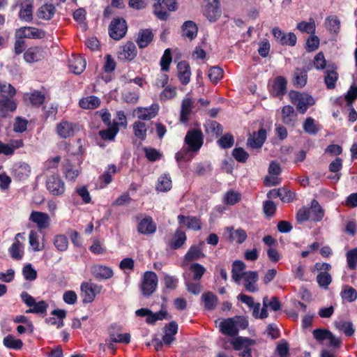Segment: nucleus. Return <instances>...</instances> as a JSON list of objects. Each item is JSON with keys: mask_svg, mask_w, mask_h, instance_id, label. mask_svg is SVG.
<instances>
[{"mask_svg": "<svg viewBox=\"0 0 357 357\" xmlns=\"http://www.w3.org/2000/svg\"><path fill=\"white\" fill-rule=\"evenodd\" d=\"M185 142L188 149H183L176 153L175 158L178 162L191 160L193 155H190V152L198 151L203 144V135L201 130L192 129L188 132Z\"/></svg>", "mask_w": 357, "mask_h": 357, "instance_id": "obj_1", "label": "nucleus"}, {"mask_svg": "<svg viewBox=\"0 0 357 357\" xmlns=\"http://www.w3.org/2000/svg\"><path fill=\"white\" fill-rule=\"evenodd\" d=\"M248 326V321L247 319L241 316L224 319L219 324L220 331L223 334L231 337L236 335L239 330L245 329Z\"/></svg>", "mask_w": 357, "mask_h": 357, "instance_id": "obj_2", "label": "nucleus"}, {"mask_svg": "<svg viewBox=\"0 0 357 357\" xmlns=\"http://www.w3.org/2000/svg\"><path fill=\"white\" fill-rule=\"evenodd\" d=\"M289 96L291 103L301 114H305L310 107L315 104L314 98L307 93L291 91Z\"/></svg>", "mask_w": 357, "mask_h": 357, "instance_id": "obj_3", "label": "nucleus"}, {"mask_svg": "<svg viewBox=\"0 0 357 357\" xmlns=\"http://www.w3.org/2000/svg\"><path fill=\"white\" fill-rule=\"evenodd\" d=\"M46 188L52 195L61 197L66 192V184L59 174H54L47 177Z\"/></svg>", "mask_w": 357, "mask_h": 357, "instance_id": "obj_4", "label": "nucleus"}, {"mask_svg": "<svg viewBox=\"0 0 357 357\" xmlns=\"http://www.w3.org/2000/svg\"><path fill=\"white\" fill-rule=\"evenodd\" d=\"M157 285V275L153 271L145 272L140 284L142 294L145 296H149L155 291Z\"/></svg>", "mask_w": 357, "mask_h": 357, "instance_id": "obj_5", "label": "nucleus"}, {"mask_svg": "<svg viewBox=\"0 0 357 357\" xmlns=\"http://www.w3.org/2000/svg\"><path fill=\"white\" fill-rule=\"evenodd\" d=\"M101 286L90 282H84L81 284V296L84 303H91L96 295L101 291Z\"/></svg>", "mask_w": 357, "mask_h": 357, "instance_id": "obj_6", "label": "nucleus"}, {"mask_svg": "<svg viewBox=\"0 0 357 357\" xmlns=\"http://www.w3.org/2000/svg\"><path fill=\"white\" fill-rule=\"evenodd\" d=\"M22 301L31 308L27 310V312L31 313H44L47 308V304L44 301H40L38 303L36 302L33 297L29 295L27 292L23 291L21 295Z\"/></svg>", "mask_w": 357, "mask_h": 357, "instance_id": "obj_7", "label": "nucleus"}, {"mask_svg": "<svg viewBox=\"0 0 357 357\" xmlns=\"http://www.w3.org/2000/svg\"><path fill=\"white\" fill-rule=\"evenodd\" d=\"M56 132L61 139H67L73 137L77 131V126L76 123L62 120L56 125Z\"/></svg>", "mask_w": 357, "mask_h": 357, "instance_id": "obj_8", "label": "nucleus"}, {"mask_svg": "<svg viewBox=\"0 0 357 357\" xmlns=\"http://www.w3.org/2000/svg\"><path fill=\"white\" fill-rule=\"evenodd\" d=\"M135 314L138 317H146V321L149 324H154L158 321L167 319V312L165 310H161L153 313L148 308H141L135 311Z\"/></svg>", "mask_w": 357, "mask_h": 357, "instance_id": "obj_9", "label": "nucleus"}, {"mask_svg": "<svg viewBox=\"0 0 357 357\" xmlns=\"http://www.w3.org/2000/svg\"><path fill=\"white\" fill-rule=\"evenodd\" d=\"M30 165L23 161L15 162L11 168V174L15 179L24 181L28 178L31 174Z\"/></svg>", "mask_w": 357, "mask_h": 357, "instance_id": "obj_10", "label": "nucleus"}, {"mask_svg": "<svg viewBox=\"0 0 357 357\" xmlns=\"http://www.w3.org/2000/svg\"><path fill=\"white\" fill-rule=\"evenodd\" d=\"M127 31L126 21L122 18L114 19L109 28V36L115 40L122 38Z\"/></svg>", "mask_w": 357, "mask_h": 357, "instance_id": "obj_11", "label": "nucleus"}, {"mask_svg": "<svg viewBox=\"0 0 357 357\" xmlns=\"http://www.w3.org/2000/svg\"><path fill=\"white\" fill-rule=\"evenodd\" d=\"M272 34L276 41L282 45L294 46L297 41V38L294 33H285L278 26L272 29Z\"/></svg>", "mask_w": 357, "mask_h": 357, "instance_id": "obj_12", "label": "nucleus"}, {"mask_svg": "<svg viewBox=\"0 0 357 357\" xmlns=\"http://www.w3.org/2000/svg\"><path fill=\"white\" fill-rule=\"evenodd\" d=\"M204 243L200 242L197 245H191L184 256L182 266H185L188 262L199 260L205 257L203 252Z\"/></svg>", "mask_w": 357, "mask_h": 357, "instance_id": "obj_13", "label": "nucleus"}, {"mask_svg": "<svg viewBox=\"0 0 357 357\" xmlns=\"http://www.w3.org/2000/svg\"><path fill=\"white\" fill-rule=\"evenodd\" d=\"M29 220L40 230L48 229L50 226V217L44 212L33 211L30 214Z\"/></svg>", "mask_w": 357, "mask_h": 357, "instance_id": "obj_14", "label": "nucleus"}, {"mask_svg": "<svg viewBox=\"0 0 357 357\" xmlns=\"http://www.w3.org/2000/svg\"><path fill=\"white\" fill-rule=\"evenodd\" d=\"M16 36L20 38H27L41 39L45 38V32L40 29L32 26H24L16 31Z\"/></svg>", "mask_w": 357, "mask_h": 357, "instance_id": "obj_15", "label": "nucleus"}, {"mask_svg": "<svg viewBox=\"0 0 357 357\" xmlns=\"http://www.w3.org/2000/svg\"><path fill=\"white\" fill-rule=\"evenodd\" d=\"M204 15L210 22L217 21L222 15L220 1L213 0L207 3L204 10Z\"/></svg>", "mask_w": 357, "mask_h": 357, "instance_id": "obj_16", "label": "nucleus"}, {"mask_svg": "<svg viewBox=\"0 0 357 357\" xmlns=\"http://www.w3.org/2000/svg\"><path fill=\"white\" fill-rule=\"evenodd\" d=\"M159 109V105L153 103L149 107H137L133 114L139 119L150 120L158 114Z\"/></svg>", "mask_w": 357, "mask_h": 357, "instance_id": "obj_17", "label": "nucleus"}, {"mask_svg": "<svg viewBox=\"0 0 357 357\" xmlns=\"http://www.w3.org/2000/svg\"><path fill=\"white\" fill-rule=\"evenodd\" d=\"M259 275L257 271H249L244 273L242 277L243 284L246 291L249 292H256L258 291L257 281Z\"/></svg>", "mask_w": 357, "mask_h": 357, "instance_id": "obj_18", "label": "nucleus"}, {"mask_svg": "<svg viewBox=\"0 0 357 357\" xmlns=\"http://www.w3.org/2000/svg\"><path fill=\"white\" fill-rule=\"evenodd\" d=\"M281 168L278 163L271 162L268 167V176H267L264 182L266 185L273 186L280 183L278 176L280 174Z\"/></svg>", "mask_w": 357, "mask_h": 357, "instance_id": "obj_19", "label": "nucleus"}, {"mask_svg": "<svg viewBox=\"0 0 357 357\" xmlns=\"http://www.w3.org/2000/svg\"><path fill=\"white\" fill-rule=\"evenodd\" d=\"M137 54L135 45L132 42H128L120 47L118 52V58L123 61H132L135 58Z\"/></svg>", "mask_w": 357, "mask_h": 357, "instance_id": "obj_20", "label": "nucleus"}, {"mask_svg": "<svg viewBox=\"0 0 357 357\" xmlns=\"http://www.w3.org/2000/svg\"><path fill=\"white\" fill-rule=\"evenodd\" d=\"M20 238H24L23 234L18 233L15 237V241L8 249L9 254L14 260H20L24 255L23 244Z\"/></svg>", "mask_w": 357, "mask_h": 357, "instance_id": "obj_21", "label": "nucleus"}, {"mask_svg": "<svg viewBox=\"0 0 357 357\" xmlns=\"http://www.w3.org/2000/svg\"><path fill=\"white\" fill-rule=\"evenodd\" d=\"M45 56L44 50L39 47L28 48L24 53V59L27 63H34L42 60Z\"/></svg>", "mask_w": 357, "mask_h": 357, "instance_id": "obj_22", "label": "nucleus"}, {"mask_svg": "<svg viewBox=\"0 0 357 357\" xmlns=\"http://www.w3.org/2000/svg\"><path fill=\"white\" fill-rule=\"evenodd\" d=\"M137 231L142 234H152L156 231V225L151 217L146 216L139 220L137 225Z\"/></svg>", "mask_w": 357, "mask_h": 357, "instance_id": "obj_23", "label": "nucleus"}, {"mask_svg": "<svg viewBox=\"0 0 357 357\" xmlns=\"http://www.w3.org/2000/svg\"><path fill=\"white\" fill-rule=\"evenodd\" d=\"M33 0H24L20 4L19 12L20 18L25 22H30L33 19Z\"/></svg>", "mask_w": 357, "mask_h": 357, "instance_id": "obj_24", "label": "nucleus"}, {"mask_svg": "<svg viewBox=\"0 0 357 357\" xmlns=\"http://www.w3.org/2000/svg\"><path fill=\"white\" fill-rule=\"evenodd\" d=\"M178 77L182 84L186 85L190 82L191 71L188 62L183 61L178 63Z\"/></svg>", "mask_w": 357, "mask_h": 357, "instance_id": "obj_25", "label": "nucleus"}, {"mask_svg": "<svg viewBox=\"0 0 357 357\" xmlns=\"http://www.w3.org/2000/svg\"><path fill=\"white\" fill-rule=\"evenodd\" d=\"M178 332V324L175 321L170 322L164 328L162 342L165 344L169 346L175 340V335Z\"/></svg>", "mask_w": 357, "mask_h": 357, "instance_id": "obj_26", "label": "nucleus"}, {"mask_svg": "<svg viewBox=\"0 0 357 357\" xmlns=\"http://www.w3.org/2000/svg\"><path fill=\"white\" fill-rule=\"evenodd\" d=\"M86 65L85 59L80 56H73L68 63L70 71L76 75L81 74L84 70Z\"/></svg>", "mask_w": 357, "mask_h": 357, "instance_id": "obj_27", "label": "nucleus"}, {"mask_svg": "<svg viewBox=\"0 0 357 357\" xmlns=\"http://www.w3.org/2000/svg\"><path fill=\"white\" fill-rule=\"evenodd\" d=\"M93 275L100 280H107L113 276V271L111 268L102 265H94L91 268Z\"/></svg>", "mask_w": 357, "mask_h": 357, "instance_id": "obj_28", "label": "nucleus"}, {"mask_svg": "<svg viewBox=\"0 0 357 357\" xmlns=\"http://www.w3.org/2000/svg\"><path fill=\"white\" fill-rule=\"evenodd\" d=\"M246 268L245 264L241 260H236L233 262L232 264V270H231V278L233 280L237 283L240 284L242 280V277L244 275V273Z\"/></svg>", "mask_w": 357, "mask_h": 357, "instance_id": "obj_29", "label": "nucleus"}, {"mask_svg": "<svg viewBox=\"0 0 357 357\" xmlns=\"http://www.w3.org/2000/svg\"><path fill=\"white\" fill-rule=\"evenodd\" d=\"M226 233L231 241H234L238 244L243 243L247 238V233L242 229H234L233 227H227Z\"/></svg>", "mask_w": 357, "mask_h": 357, "instance_id": "obj_30", "label": "nucleus"}, {"mask_svg": "<svg viewBox=\"0 0 357 357\" xmlns=\"http://www.w3.org/2000/svg\"><path fill=\"white\" fill-rule=\"evenodd\" d=\"M266 138V132L264 129H260L255 132L248 140V144L253 149L261 147Z\"/></svg>", "mask_w": 357, "mask_h": 357, "instance_id": "obj_31", "label": "nucleus"}, {"mask_svg": "<svg viewBox=\"0 0 357 357\" xmlns=\"http://www.w3.org/2000/svg\"><path fill=\"white\" fill-rule=\"evenodd\" d=\"M178 220L179 224H183L190 229L198 231L201 229L200 220L193 216H185L183 215H179L178 216Z\"/></svg>", "mask_w": 357, "mask_h": 357, "instance_id": "obj_32", "label": "nucleus"}, {"mask_svg": "<svg viewBox=\"0 0 357 357\" xmlns=\"http://www.w3.org/2000/svg\"><path fill=\"white\" fill-rule=\"evenodd\" d=\"M17 108L16 102L8 97L0 98V116L6 117L8 112H13Z\"/></svg>", "mask_w": 357, "mask_h": 357, "instance_id": "obj_33", "label": "nucleus"}, {"mask_svg": "<svg viewBox=\"0 0 357 357\" xmlns=\"http://www.w3.org/2000/svg\"><path fill=\"white\" fill-rule=\"evenodd\" d=\"M55 10L56 8L53 4H45L38 9L36 15L39 19L50 20L54 15Z\"/></svg>", "mask_w": 357, "mask_h": 357, "instance_id": "obj_34", "label": "nucleus"}, {"mask_svg": "<svg viewBox=\"0 0 357 357\" xmlns=\"http://www.w3.org/2000/svg\"><path fill=\"white\" fill-rule=\"evenodd\" d=\"M100 105V100L94 96L82 98L79 101V105L84 109H94Z\"/></svg>", "mask_w": 357, "mask_h": 357, "instance_id": "obj_35", "label": "nucleus"}, {"mask_svg": "<svg viewBox=\"0 0 357 357\" xmlns=\"http://www.w3.org/2000/svg\"><path fill=\"white\" fill-rule=\"evenodd\" d=\"M153 34L149 29L141 30L137 38V44L139 48H144L152 41Z\"/></svg>", "mask_w": 357, "mask_h": 357, "instance_id": "obj_36", "label": "nucleus"}, {"mask_svg": "<svg viewBox=\"0 0 357 357\" xmlns=\"http://www.w3.org/2000/svg\"><path fill=\"white\" fill-rule=\"evenodd\" d=\"M308 208L310 215L312 216V220L318 222L322 220L324 215V211L317 201L314 199L312 200L311 206Z\"/></svg>", "mask_w": 357, "mask_h": 357, "instance_id": "obj_37", "label": "nucleus"}, {"mask_svg": "<svg viewBox=\"0 0 357 357\" xmlns=\"http://www.w3.org/2000/svg\"><path fill=\"white\" fill-rule=\"evenodd\" d=\"M282 120L287 125H294L296 120L294 109L290 105L284 106L282 109Z\"/></svg>", "mask_w": 357, "mask_h": 357, "instance_id": "obj_38", "label": "nucleus"}, {"mask_svg": "<svg viewBox=\"0 0 357 357\" xmlns=\"http://www.w3.org/2000/svg\"><path fill=\"white\" fill-rule=\"evenodd\" d=\"M79 174L80 170L69 163L63 166V174L68 182H75Z\"/></svg>", "mask_w": 357, "mask_h": 357, "instance_id": "obj_39", "label": "nucleus"}, {"mask_svg": "<svg viewBox=\"0 0 357 357\" xmlns=\"http://www.w3.org/2000/svg\"><path fill=\"white\" fill-rule=\"evenodd\" d=\"M183 36L190 40L194 39L197 34V26L192 21H186L182 26Z\"/></svg>", "mask_w": 357, "mask_h": 357, "instance_id": "obj_40", "label": "nucleus"}, {"mask_svg": "<svg viewBox=\"0 0 357 357\" xmlns=\"http://www.w3.org/2000/svg\"><path fill=\"white\" fill-rule=\"evenodd\" d=\"M192 107L193 102L190 98H186L183 100L181 110V122L186 123L188 121Z\"/></svg>", "mask_w": 357, "mask_h": 357, "instance_id": "obj_41", "label": "nucleus"}, {"mask_svg": "<svg viewBox=\"0 0 357 357\" xmlns=\"http://www.w3.org/2000/svg\"><path fill=\"white\" fill-rule=\"evenodd\" d=\"M254 340L243 337H237L232 340L231 344L236 350H245L250 348L253 344Z\"/></svg>", "mask_w": 357, "mask_h": 357, "instance_id": "obj_42", "label": "nucleus"}, {"mask_svg": "<svg viewBox=\"0 0 357 357\" xmlns=\"http://www.w3.org/2000/svg\"><path fill=\"white\" fill-rule=\"evenodd\" d=\"M172 187V179L168 174L161 175L158 180L156 190L160 192L169 191Z\"/></svg>", "mask_w": 357, "mask_h": 357, "instance_id": "obj_43", "label": "nucleus"}, {"mask_svg": "<svg viewBox=\"0 0 357 357\" xmlns=\"http://www.w3.org/2000/svg\"><path fill=\"white\" fill-rule=\"evenodd\" d=\"M153 8L154 15L161 20H165L168 18L169 14L166 11L163 5V0H153Z\"/></svg>", "mask_w": 357, "mask_h": 357, "instance_id": "obj_44", "label": "nucleus"}, {"mask_svg": "<svg viewBox=\"0 0 357 357\" xmlns=\"http://www.w3.org/2000/svg\"><path fill=\"white\" fill-rule=\"evenodd\" d=\"M132 130L136 138L140 141L146 139L147 126L145 123L140 121H135L132 125Z\"/></svg>", "mask_w": 357, "mask_h": 357, "instance_id": "obj_45", "label": "nucleus"}, {"mask_svg": "<svg viewBox=\"0 0 357 357\" xmlns=\"http://www.w3.org/2000/svg\"><path fill=\"white\" fill-rule=\"evenodd\" d=\"M29 243L31 249L34 252L42 250L44 248L43 244L40 243V235L38 231L31 230L29 235Z\"/></svg>", "mask_w": 357, "mask_h": 357, "instance_id": "obj_46", "label": "nucleus"}, {"mask_svg": "<svg viewBox=\"0 0 357 357\" xmlns=\"http://www.w3.org/2000/svg\"><path fill=\"white\" fill-rule=\"evenodd\" d=\"M117 168L116 165H109L106 168L105 172L102 174V175L100 177V180L102 183H103V185H102V187H105L109 184L112 181V176L116 173Z\"/></svg>", "mask_w": 357, "mask_h": 357, "instance_id": "obj_47", "label": "nucleus"}, {"mask_svg": "<svg viewBox=\"0 0 357 357\" xmlns=\"http://www.w3.org/2000/svg\"><path fill=\"white\" fill-rule=\"evenodd\" d=\"M204 307L206 310H211L214 309L218 304V298L211 292H207L202 296Z\"/></svg>", "mask_w": 357, "mask_h": 357, "instance_id": "obj_48", "label": "nucleus"}, {"mask_svg": "<svg viewBox=\"0 0 357 357\" xmlns=\"http://www.w3.org/2000/svg\"><path fill=\"white\" fill-rule=\"evenodd\" d=\"M189 271L192 273V279L199 281L206 272V268L198 263H192L189 267Z\"/></svg>", "mask_w": 357, "mask_h": 357, "instance_id": "obj_49", "label": "nucleus"}, {"mask_svg": "<svg viewBox=\"0 0 357 357\" xmlns=\"http://www.w3.org/2000/svg\"><path fill=\"white\" fill-rule=\"evenodd\" d=\"M338 75L333 68H328L326 71L325 83L328 89H334Z\"/></svg>", "mask_w": 357, "mask_h": 357, "instance_id": "obj_50", "label": "nucleus"}, {"mask_svg": "<svg viewBox=\"0 0 357 357\" xmlns=\"http://www.w3.org/2000/svg\"><path fill=\"white\" fill-rule=\"evenodd\" d=\"M287 80L283 77H278L274 81L273 90L276 96L283 95L286 91Z\"/></svg>", "mask_w": 357, "mask_h": 357, "instance_id": "obj_51", "label": "nucleus"}, {"mask_svg": "<svg viewBox=\"0 0 357 357\" xmlns=\"http://www.w3.org/2000/svg\"><path fill=\"white\" fill-rule=\"evenodd\" d=\"M3 344L7 348L15 350L20 349L23 346V343L21 340L15 338L14 336L10 335L4 337Z\"/></svg>", "mask_w": 357, "mask_h": 357, "instance_id": "obj_52", "label": "nucleus"}, {"mask_svg": "<svg viewBox=\"0 0 357 357\" xmlns=\"http://www.w3.org/2000/svg\"><path fill=\"white\" fill-rule=\"evenodd\" d=\"M303 130L305 132L310 135H315L318 132L319 128V124L316 123L312 117H307L303 125Z\"/></svg>", "mask_w": 357, "mask_h": 357, "instance_id": "obj_53", "label": "nucleus"}, {"mask_svg": "<svg viewBox=\"0 0 357 357\" xmlns=\"http://www.w3.org/2000/svg\"><path fill=\"white\" fill-rule=\"evenodd\" d=\"M335 326L337 330L343 331L347 336H351L355 331L352 323L349 321H335Z\"/></svg>", "mask_w": 357, "mask_h": 357, "instance_id": "obj_54", "label": "nucleus"}, {"mask_svg": "<svg viewBox=\"0 0 357 357\" xmlns=\"http://www.w3.org/2000/svg\"><path fill=\"white\" fill-rule=\"evenodd\" d=\"M186 241V235L185 232L177 230L171 241V247L174 249H177L181 247Z\"/></svg>", "mask_w": 357, "mask_h": 357, "instance_id": "obj_55", "label": "nucleus"}, {"mask_svg": "<svg viewBox=\"0 0 357 357\" xmlns=\"http://www.w3.org/2000/svg\"><path fill=\"white\" fill-rule=\"evenodd\" d=\"M296 28L301 32L313 34L315 32V22L312 19L309 22L302 21L297 24Z\"/></svg>", "mask_w": 357, "mask_h": 357, "instance_id": "obj_56", "label": "nucleus"}, {"mask_svg": "<svg viewBox=\"0 0 357 357\" xmlns=\"http://www.w3.org/2000/svg\"><path fill=\"white\" fill-rule=\"evenodd\" d=\"M241 194L236 191L230 190L223 197V202L228 205H234L241 200Z\"/></svg>", "mask_w": 357, "mask_h": 357, "instance_id": "obj_57", "label": "nucleus"}, {"mask_svg": "<svg viewBox=\"0 0 357 357\" xmlns=\"http://www.w3.org/2000/svg\"><path fill=\"white\" fill-rule=\"evenodd\" d=\"M54 245L59 251L63 252L68 249V238L63 234H59L54 236Z\"/></svg>", "mask_w": 357, "mask_h": 357, "instance_id": "obj_58", "label": "nucleus"}, {"mask_svg": "<svg viewBox=\"0 0 357 357\" xmlns=\"http://www.w3.org/2000/svg\"><path fill=\"white\" fill-rule=\"evenodd\" d=\"M307 75L306 71L297 69L294 75V84L296 87H303L307 83Z\"/></svg>", "mask_w": 357, "mask_h": 357, "instance_id": "obj_59", "label": "nucleus"}, {"mask_svg": "<svg viewBox=\"0 0 357 357\" xmlns=\"http://www.w3.org/2000/svg\"><path fill=\"white\" fill-rule=\"evenodd\" d=\"M15 88L10 84L0 83V98H12L15 95Z\"/></svg>", "mask_w": 357, "mask_h": 357, "instance_id": "obj_60", "label": "nucleus"}, {"mask_svg": "<svg viewBox=\"0 0 357 357\" xmlns=\"http://www.w3.org/2000/svg\"><path fill=\"white\" fill-rule=\"evenodd\" d=\"M341 296L343 300L353 302L357 298V291L351 287L345 286L341 292Z\"/></svg>", "mask_w": 357, "mask_h": 357, "instance_id": "obj_61", "label": "nucleus"}, {"mask_svg": "<svg viewBox=\"0 0 357 357\" xmlns=\"http://www.w3.org/2000/svg\"><path fill=\"white\" fill-rule=\"evenodd\" d=\"M263 305L265 309L269 308L273 311H278L281 307L280 303L275 296L272 297L270 301L268 297H264L263 298Z\"/></svg>", "mask_w": 357, "mask_h": 357, "instance_id": "obj_62", "label": "nucleus"}, {"mask_svg": "<svg viewBox=\"0 0 357 357\" xmlns=\"http://www.w3.org/2000/svg\"><path fill=\"white\" fill-rule=\"evenodd\" d=\"M346 257L349 268L354 270L357 267V248L349 250Z\"/></svg>", "mask_w": 357, "mask_h": 357, "instance_id": "obj_63", "label": "nucleus"}, {"mask_svg": "<svg viewBox=\"0 0 357 357\" xmlns=\"http://www.w3.org/2000/svg\"><path fill=\"white\" fill-rule=\"evenodd\" d=\"M276 353L279 357H289V347L285 340H281L278 342L276 347Z\"/></svg>", "mask_w": 357, "mask_h": 357, "instance_id": "obj_64", "label": "nucleus"}]
</instances>
